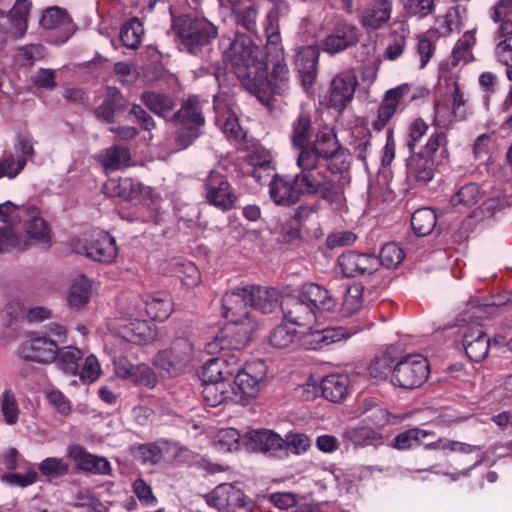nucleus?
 I'll use <instances>...</instances> for the list:
<instances>
[{
    "mask_svg": "<svg viewBox=\"0 0 512 512\" xmlns=\"http://www.w3.org/2000/svg\"><path fill=\"white\" fill-rule=\"evenodd\" d=\"M83 250L87 257L102 263L113 262L118 254L115 238L105 231L97 232Z\"/></svg>",
    "mask_w": 512,
    "mask_h": 512,
    "instance_id": "nucleus-22",
    "label": "nucleus"
},
{
    "mask_svg": "<svg viewBox=\"0 0 512 512\" xmlns=\"http://www.w3.org/2000/svg\"><path fill=\"white\" fill-rule=\"evenodd\" d=\"M358 41V28L346 20H338L321 42L323 51L329 54L340 53L355 45Z\"/></svg>",
    "mask_w": 512,
    "mask_h": 512,
    "instance_id": "nucleus-16",
    "label": "nucleus"
},
{
    "mask_svg": "<svg viewBox=\"0 0 512 512\" xmlns=\"http://www.w3.org/2000/svg\"><path fill=\"white\" fill-rule=\"evenodd\" d=\"M220 48L224 60L230 64L248 92L257 95L262 86L269 84L265 79L268 61L262 49L248 36L241 34L234 38L222 37Z\"/></svg>",
    "mask_w": 512,
    "mask_h": 512,
    "instance_id": "nucleus-2",
    "label": "nucleus"
},
{
    "mask_svg": "<svg viewBox=\"0 0 512 512\" xmlns=\"http://www.w3.org/2000/svg\"><path fill=\"white\" fill-rule=\"evenodd\" d=\"M92 292L93 280L82 274L76 276L66 292L68 307L73 310L82 309L89 303Z\"/></svg>",
    "mask_w": 512,
    "mask_h": 512,
    "instance_id": "nucleus-30",
    "label": "nucleus"
},
{
    "mask_svg": "<svg viewBox=\"0 0 512 512\" xmlns=\"http://www.w3.org/2000/svg\"><path fill=\"white\" fill-rule=\"evenodd\" d=\"M358 79L353 69H347L336 75L330 84L329 101L332 106L343 108L355 93Z\"/></svg>",
    "mask_w": 512,
    "mask_h": 512,
    "instance_id": "nucleus-21",
    "label": "nucleus"
},
{
    "mask_svg": "<svg viewBox=\"0 0 512 512\" xmlns=\"http://www.w3.org/2000/svg\"><path fill=\"white\" fill-rule=\"evenodd\" d=\"M1 412L7 424L17 423L20 409L14 392L9 388L5 389L1 395Z\"/></svg>",
    "mask_w": 512,
    "mask_h": 512,
    "instance_id": "nucleus-58",
    "label": "nucleus"
},
{
    "mask_svg": "<svg viewBox=\"0 0 512 512\" xmlns=\"http://www.w3.org/2000/svg\"><path fill=\"white\" fill-rule=\"evenodd\" d=\"M58 352L56 341L46 336H37L30 339L22 348L23 358L38 363H51L55 361Z\"/></svg>",
    "mask_w": 512,
    "mask_h": 512,
    "instance_id": "nucleus-23",
    "label": "nucleus"
},
{
    "mask_svg": "<svg viewBox=\"0 0 512 512\" xmlns=\"http://www.w3.org/2000/svg\"><path fill=\"white\" fill-rule=\"evenodd\" d=\"M300 194L320 195V193H308L296 182V175L293 180L280 175H274L269 183V195L277 205L290 206L295 204Z\"/></svg>",
    "mask_w": 512,
    "mask_h": 512,
    "instance_id": "nucleus-20",
    "label": "nucleus"
},
{
    "mask_svg": "<svg viewBox=\"0 0 512 512\" xmlns=\"http://www.w3.org/2000/svg\"><path fill=\"white\" fill-rule=\"evenodd\" d=\"M239 432L234 428H222L214 433L212 442L214 447L220 452H232L238 448Z\"/></svg>",
    "mask_w": 512,
    "mask_h": 512,
    "instance_id": "nucleus-52",
    "label": "nucleus"
},
{
    "mask_svg": "<svg viewBox=\"0 0 512 512\" xmlns=\"http://www.w3.org/2000/svg\"><path fill=\"white\" fill-rule=\"evenodd\" d=\"M40 473L48 479L59 478L69 471V464L62 458L48 457L38 465Z\"/></svg>",
    "mask_w": 512,
    "mask_h": 512,
    "instance_id": "nucleus-59",
    "label": "nucleus"
},
{
    "mask_svg": "<svg viewBox=\"0 0 512 512\" xmlns=\"http://www.w3.org/2000/svg\"><path fill=\"white\" fill-rule=\"evenodd\" d=\"M141 98L149 110L160 117H166L175 107L174 99L166 94L149 91Z\"/></svg>",
    "mask_w": 512,
    "mask_h": 512,
    "instance_id": "nucleus-46",
    "label": "nucleus"
},
{
    "mask_svg": "<svg viewBox=\"0 0 512 512\" xmlns=\"http://www.w3.org/2000/svg\"><path fill=\"white\" fill-rule=\"evenodd\" d=\"M484 192L476 183H469L462 186L458 192L452 197V204L462 205L466 207L473 206L482 199Z\"/></svg>",
    "mask_w": 512,
    "mask_h": 512,
    "instance_id": "nucleus-56",
    "label": "nucleus"
},
{
    "mask_svg": "<svg viewBox=\"0 0 512 512\" xmlns=\"http://www.w3.org/2000/svg\"><path fill=\"white\" fill-rule=\"evenodd\" d=\"M300 336L294 327L286 323L277 325L270 333L269 343L277 349L295 348Z\"/></svg>",
    "mask_w": 512,
    "mask_h": 512,
    "instance_id": "nucleus-43",
    "label": "nucleus"
},
{
    "mask_svg": "<svg viewBox=\"0 0 512 512\" xmlns=\"http://www.w3.org/2000/svg\"><path fill=\"white\" fill-rule=\"evenodd\" d=\"M494 55L498 62L508 66L507 77L512 81V21L503 22L495 35Z\"/></svg>",
    "mask_w": 512,
    "mask_h": 512,
    "instance_id": "nucleus-29",
    "label": "nucleus"
},
{
    "mask_svg": "<svg viewBox=\"0 0 512 512\" xmlns=\"http://www.w3.org/2000/svg\"><path fill=\"white\" fill-rule=\"evenodd\" d=\"M247 446L253 451L275 453L283 451V438L271 430H253L246 434Z\"/></svg>",
    "mask_w": 512,
    "mask_h": 512,
    "instance_id": "nucleus-31",
    "label": "nucleus"
},
{
    "mask_svg": "<svg viewBox=\"0 0 512 512\" xmlns=\"http://www.w3.org/2000/svg\"><path fill=\"white\" fill-rule=\"evenodd\" d=\"M412 85L405 83L387 90L378 107L376 118L372 121V128L375 131H382L400 106L407 104L406 98L414 100L417 95L411 93Z\"/></svg>",
    "mask_w": 512,
    "mask_h": 512,
    "instance_id": "nucleus-11",
    "label": "nucleus"
},
{
    "mask_svg": "<svg viewBox=\"0 0 512 512\" xmlns=\"http://www.w3.org/2000/svg\"><path fill=\"white\" fill-rule=\"evenodd\" d=\"M146 314L153 320L164 321L172 312V300L166 292L147 294L142 299Z\"/></svg>",
    "mask_w": 512,
    "mask_h": 512,
    "instance_id": "nucleus-35",
    "label": "nucleus"
},
{
    "mask_svg": "<svg viewBox=\"0 0 512 512\" xmlns=\"http://www.w3.org/2000/svg\"><path fill=\"white\" fill-rule=\"evenodd\" d=\"M29 246V240L20 237L14 231L13 226L8 225L0 228V254L24 251Z\"/></svg>",
    "mask_w": 512,
    "mask_h": 512,
    "instance_id": "nucleus-45",
    "label": "nucleus"
},
{
    "mask_svg": "<svg viewBox=\"0 0 512 512\" xmlns=\"http://www.w3.org/2000/svg\"><path fill=\"white\" fill-rule=\"evenodd\" d=\"M248 285L235 287L226 292L222 299L223 315L228 320L225 333H238V342H249L257 329V322L251 314Z\"/></svg>",
    "mask_w": 512,
    "mask_h": 512,
    "instance_id": "nucleus-5",
    "label": "nucleus"
},
{
    "mask_svg": "<svg viewBox=\"0 0 512 512\" xmlns=\"http://www.w3.org/2000/svg\"><path fill=\"white\" fill-rule=\"evenodd\" d=\"M267 367L264 361L255 360L239 369L232 382L202 383L203 401L216 407L224 402H241L245 397H252L266 379Z\"/></svg>",
    "mask_w": 512,
    "mask_h": 512,
    "instance_id": "nucleus-3",
    "label": "nucleus"
},
{
    "mask_svg": "<svg viewBox=\"0 0 512 512\" xmlns=\"http://www.w3.org/2000/svg\"><path fill=\"white\" fill-rule=\"evenodd\" d=\"M465 9L459 6L449 8L443 18L441 27L445 29L446 34L459 31L463 25Z\"/></svg>",
    "mask_w": 512,
    "mask_h": 512,
    "instance_id": "nucleus-63",
    "label": "nucleus"
},
{
    "mask_svg": "<svg viewBox=\"0 0 512 512\" xmlns=\"http://www.w3.org/2000/svg\"><path fill=\"white\" fill-rule=\"evenodd\" d=\"M114 370L117 377L137 385L153 388L157 383L155 372L147 364L134 365L125 357L114 360Z\"/></svg>",
    "mask_w": 512,
    "mask_h": 512,
    "instance_id": "nucleus-19",
    "label": "nucleus"
},
{
    "mask_svg": "<svg viewBox=\"0 0 512 512\" xmlns=\"http://www.w3.org/2000/svg\"><path fill=\"white\" fill-rule=\"evenodd\" d=\"M215 123L231 140L244 138V132L238 121L239 108L232 95L222 91L214 96Z\"/></svg>",
    "mask_w": 512,
    "mask_h": 512,
    "instance_id": "nucleus-10",
    "label": "nucleus"
},
{
    "mask_svg": "<svg viewBox=\"0 0 512 512\" xmlns=\"http://www.w3.org/2000/svg\"><path fill=\"white\" fill-rule=\"evenodd\" d=\"M206 199L215 207L227 211L236 202L230 183L219 173L211 171L205 181Z\"/></svg>",
    "mask_w": 512,
    "mask_h": 512,
    "instance_id": "nucleus-17",
    "label": "nucleus"
},
{
    "mask_svg": "<svg viewBox=\"0 0 512 512\" xmlns=\"http://www.w3.org/2000/svg\"><path fill=\"white\" fill-rule=\"evenodd\" d=\"M46 50L41 44H29L20 47L16 53V59L21 65H33L36 61L45 57Z\"/></svg>",
    "mask_w": 512,
    "mask_h": 512,
    "instance_id": "nucleus-61",
    "label": "nucleus"
},
{
    "mask_svg": "<svg viewBox=\"0 0 512 512\" xmlns=\"http://www.w3.org/2000/svg\"><path fill=\"white\" fill-rule=\"evenodd\" d=\"M283 441V451L293 454H301L310 447V439L301 433H289Z\"/></svg>",
    "mask_w": 512,
    "mask_h": 512,
    "instance_id": "nucleus-64",
    "label": "nucleus"
},
{
    "mask_svg": "<svg viewBox=\"0 0 512 512\" xmlns=\"http://www.w3.org/2000/svg\"><path fill=\"white\" fill-rule=\"evenodd\" d=\"M312 137V122L309 114L299 113L292 122L290 139L292 146L301 152L305 146H308Z\"/></svg>",
    "mask_w": 512,
    "mask_h": 512,
    "instance_id": "nucleus-41",
    "label": "nucleus"
},
{
    "mask_svg": "<svg viewBox=\"0 0 512 512\" xmlns=\"http://www.w3.org/2000/svg\"><path fill=\"white\" fill-rule=\"evenodd\" d=\"M238 371L225 358H212L203 368V383L231 382Z\"/></svg>",
    "mask_w": 512,
    "mask_h": 512,
    "instance_id": "nucleus-33",
    "label": "nucleus"
},
{
    "mask_svg": "<svg viewBox=\"0 0 512 512\" xmlns=\"http://www.w3.org/2000/svg\"><path fill=\"white\" fill-rule=\"evenodd\" d=\"M250 306L263 314L271 313L278 303V291L274 288H265L248 285Z\"/></svg>",
    "mask_w": 512,
    "mask_h": 512,
    "instance_id": "nucleus-36",
    "label": "nucleus"
},
{
    "mask_svg": "<svg viewBox=\"0 0 512 512\" xmlns=\"http://www.w3.org/2000/svg\"><path fill=\"white\" fill-rule=\"evenodd\" d=\"M96 159L106 170H118L128 165L130 161V151L123 146H112L100 151Z\"/></svg>",
    "mask_w": 512,
    "mask_h": 512,
    "instance_id": "nucleus-42",
    "label": "nucleus"
},
{
    "mask_svg": "<svg viewBox=\"0 0 512 512\" xmlns=\"http://www.w3.org/2000/svg\"><path fill=\"white\" fill-rule=\"evenodd\" d=\"M194 352V344L188 338H177L167 349L155 355L153 365L162 375L175 377L189 365Z\"/></svg>",
    "mask_w": 512,
    "mask_h": 512,
    "instance_id": "nucleus-8",
    "label": "nucleus"
},
{
    "mask_svg": "<svg viewBox=\"0 0 512 512\" xmlns=\"http://www.w3.org/2000/svg\"><path fill=\"white\" fill-rule=\"evenodd\" d=\"M363 291V286L358 284L351 285L347 288L338 311V317L340 320L351 319V322L346 327L324 328L320 331L312 332L311 337L315 343V350L342 339H347L363 329L368 328L369 325L364 323L360 318L363 306Z\"/></svg>",
    "mask_w": 512,
    "mask_h": 512,
    "instance_id": "nucleus-4",
    "label": "nucleus"
},
{
    "mask_svg": "<svg viewBox=\"0 0 512 512\" xmlns=\"http://www.w3.org/2000/svg\"><path fill=\"white\" fill-rule=\"evenodd\" d=\"M456 118V114L452 110L451 104L446 98L439 99L435 102L434 107V121L437 125L447 127L453 123Z\"/></svg>",
    "mask_w": 512,
    "mask_h": 512,
    "instance_id": "nucleus-62",
    "label": "nucleus"
},
{
    "mask_svg": "<svg viewBox=\"0 0 512 512\" xmlns=\"http://www.w3.org/2000/svg\"><path fill=\"white\" fill-rule=\"evenodd\" d=\"M405 257V253L403 249L398 246L396 243H387L385 244L380 252L379 262L380 265H384L387 268H395L398 266Z\"/></svg>",
    "mask_w": 512,
    "mask_h": 512,
    "instance_id": "nucleus-60",
    "label": "nucleus"
},
{
    "mask_svg": "<svg viewBox=\"0 0 512 512\" xmlns=\"http://www.w3.org/2000/svg\"><path fill=\"white\" fill-rule=\"evenodd\" d=\"M265 58L268 61V66L270 64L272 65V72L270 79L267 77V73L265 72V79L269 84L262 86L258 94L255 95L260 100H262L260 95L262 92L270 91L275 94L282 93V91L285 90L288 81V68L284 63L283 53L278 52L272 59L268 56H265Z\"/></svg>",
    "mask_w": 512,
    "mask_h": 512,
    "instance_id": "nucleus-28",
    "label": "nucleus"
},
{
    "mask_svg": "<svg viewBox=\"0 0 512 512\" xmlns=\"http://www.w3.org/2000/svg\"><path fill=\"white\" fill-rule=\"evenodd\" d=\"M171 121L177 125L201 128L205 124L202 103L197 96L189 97L172 116Z\"/></svg>",
    "mask_w": 512,
    "mask_h": 512,
    "instance_id": "nucleus-32",
    "label": "nucleus"
},
{
    "mask_svg": "<svg viewBox=\"0 0 512 512\" xmlns=\"http://www.w3.org/2000/svg\"><path fill=\"white\" fill-rule=\"evenodd\" d=\"M281 309L284 318L293 325L306 327L310 330L308 342L312 349H315V343L311 337L314 325L317 323V312L303 299L302 296H287L281 301Z\"/></svg>",
    "mask_w": 512,
    "mask_h": 512,
    "instance_id": "nucleus-12",
    "label": "nucleus"
},
{
    "mask_svg": "<svg viewBox=\"0 0 512 512\" xmlns=\"http://www.w3.org/2000/svg\"><path fill=\"white\" fill-rule=\"evenodd\" d=\"M171 31L190 53L208 45L218 34L216 26L209 20L188 14L173 17Z\"/></svg>",
    "mask_w": 512,
    "mask_h": 512,
    "instance_id": "nucleus-6",
    "label": "nucleus"
},
{
    "mask_svg": "<svg viewBox=\"0 0 512 512\" xmlns=\"http://www.w3.org/2000/svg\"><path fill=\"white\" fill-rule=\"evenodd\" d=\"M429 364L421 355H407L394 367L392 383L405 389L421 386L428 378Z\"/></svg>",
    "mask_w": 512,
    "mask_h": 512,
    "instance_id": "nucleus-9",
    "label": "nucleus"
},
{
    "mask_svg": "<svg viewBox=\"0 0 512 512\" xmlns=\"http://www.w3.org/2000/svg\"><path fill=\"white\" fill-rule=\"evenodd\" d=\"M392 3L390 0H372L360 11L359 22L367 30H377L390 19Z\"/></svg>",
    "mask_w": 512,
    "mask_h": 512,
    "instance_id": "nucleus-24",
    "label": "nucleus"
},
{
    "mask_svg": "<svg viewBox=\"0 0 512 512\" xmlns=\"http://www.w3.org/2000/svg\"><path fill=\"white\" fill-rule=\"evenodd\" d=\"M344 438L355 445H365L380 440L382 435L369 426H358L347 429L344 432Z\"/></svg>",
    "mask_w": 512,
    "mask_h": 512,
    "instance_id": "nucleus-57",
    "label": "nucleus"
},
{
    "mask_svg": "<svg viewBox=\"0 0 512 512\" xmlns=\"http://www.w3.org/2000/svg\"><path fill=\"white\" fill-rule=\"evenodd\" d=\"M24 229L27 237L33 240L34 244L41 245L44 248L50 247V229L36 207L25 209Z\"/></svg>",
    "mask_w": 512,
    "mask_h": 512,
    "instance_id": "nucleus-26",
    "label": "nucleus"
},
{
    "mask_svg": "<svg viewBox=\"0 0 512 512\" xmlns=\"http://www.w3.org/2000/svg\"><path fill=\"white\" fill-rule=\"evenodd\" d=\"M116 194L125 199H138L152 197V190L149 187H144L140 182L132 178H122L117 185Z\"/></svg>",
    "mask_w": 512,
    "mask_h": 512,
    "instance_id": "nucleus-49",
    "label": "nucleus"
},
{
    "mask_svg": "<svg viewBox=\"0 0 512 512\" xmlns=\"http://www.w3.org/2000/svg\"><path fill=\"white\" fill-rule=\"evenodd\" d=\"M82 358L81 350L68 346L62 349L58 348L56 361L58 367L65 373L76 375L79 372V360Z\"/></svg>",
    "mask_w": 512,
    "mask_h": 512,
    "instance_id": "nucleus-50",
    "label": "nucleus"
},
{
    "mask_svg": "<svg viewBox=\"0 0 512 512\" xmlns=\"http://www.w3.org/2000/svg\"><path fill=\"white\" fill-rule=\"evenodd\" d=\"M490 338L480 325H474L463 334V347L466 355L475 362L483 360L489 350Z\"/></svg>",
    "mask_w": 512,
    "mask_h": 512,
    "instance_id": "nucleus-25",
    "label": "nucleus"
},
{
    "mask_svg": "<svg viewBox=\"0 0 512 512\" xmlns=\"http://www.w3.org/2000/svg\"><path fill=\"white\" fill-rule=\"evenodd\" d=\"M475 43V30L466 31L453 48V64L456 65L460 61H470L472 59V48Z\"/></svg>",
    "mask_w": 512,
    "mask_h": 512,
    "instance_id": "nucleus-54",
    "label": "nucleus"
},
{
    "mask_svg": "<svg viewBox=\"0 0 512 512\" xmlns=\"http://www.w3.org/2000/svg\"><path fill=\"white\" fill-rule=\"evenodd\" d=\"M349 378L345 374H331L321 382L324 398L331 402H340L348 394Z\"/></svg>",
    "mask_w": 512,
    "mask_h": 512,
    "instance_id": "nucleus-39",
    "label": "nucleus"
},
{
    "mask_svg": "<svg viewBox=\"0 0 512 512\" xmlns=\"http://www.w3.org/2000/svg\"><path fill=\"white\" fill-rule=\"evenodd\" d=\"M337 264L345 277L370 275L380 266L377 256L351 250L342 253L337 259Z\"/></svg>",
    "mask_w": 512,
    "mask_h": 512,
    "instance_id": "nucleus-14",
    "label": "nucleus"
},
{
    "mask_svg": "<svg viewBox=\"0 0 512 512\" xmlns=\"http://www.w3.org/2000/svg\"><path fill=\"white\" fill-rule=\"evenodd\" d=\"M238 342V333L226 334L225 328L215 338L206 343L205 350L208 354L214 355L225 349H240L246 343Z\"/></svg>",
    "mask_w": 512,
    "mask_h": 512,
    "instance_id": "nucleus-55",
    "label": "nucleus"
},
{
    "mask_svg": "<svg viewBox=\"0 0 512 512\" xmlns=\"http://www.w3.org/2000/svg\"><path fill=\"white\" fill-rule=\"evenodd\" d=\"M67 456L74 463L75 468L82 472L93 475L111 474V464L105 457L92 454L79 444L68 446Z\"/></svg>",
    "mask_w": 512,
    "mask_h": 512,
    "instance_id": "nucleus-15",
    "label": "nucleus"
},
{
    "mask_svg": "<svg viewBox=\"0 0 512 512\" xmlns=\"http://www.w3.org/2000/svg\"><path fill=\"white\" fill-rule=\"evenodd\" d=\"M140 457L143 462L150 464H158L162 461H171L187 452L186 449L178 446L176 443L167 441L148 444L140 447Z\"/></svg>",
    "mask_w": 512,
    "mask_h": 512,
    "instance_id": "nucleus-27",
    "label": "nucleus"
},
{
    "mask_svg": "<svg viewBox=\"0 0 512 512\" xmlns=\"http://www.w3.org/2000/svg\"><path fill=\"white\" fill-rule=\"evenodd\" d=\"M206 503L217 509L219 512H225L229 508H243L244 512H250L252 503L247 500L245 494L236 486L230 483L218 485L212 492L206 494Z\"/></svg>",
    "mask_w": 512,
    "mask_h": 512,
    "instance_id": "nucleus-13",
    "label": "nucleus"
},
{
    "mask_svg": "<svg viewBox=\"0 0 512 512\" xmlns=\"http://www.w3.org/2000/svg\"><path fill=\"white\" fill-rule=\"evenodd\" d=\"M16 155L10 154L5 158H12L14 165L13 171L18 175L26 166L27 161L31 160L34 156V147L32 138L27 135L19 136L15 144Z\"/></svg>",
    "mask_w": 512,
    "mask_h": 512,
    "instance_id": "nucleus-44",
    "label": "nucleus"
},
{
    "mask_svg": "<svg viewBox=\"0 0 512 512\" xmlns=\"http://www.w3.org/2000/svg\"><path fill=\"white\" fill-rule=\"evenodd\" d=\"M437 217L430 208L416 210L411 216L412 229L418 236H426L435 228Z\"/></svg>",
    "mask_w": 512,
    "mask_h": 512,
    "instance_id": "nucleus-48",
    "label": "nucleus"
},
{
    "mask_svg": "<svg viewBox=\"0 0 512 512\" xmlns=\"http://www.w3.org/2000/svg\"><path fill=\"white\" fill-rule=\"evenodd\" d=\"M40 27L46 30H56L59 35L51 39L56 45L68 41L74 33L73 23L66 11L58 6L45 9L39 20Z\"/></svg>",
    "mask_w": 512,
    "mask_h": 512,
    "instance_id": "nucleus-18",
    "label": "nucleus"
},
{
    "mask_svg": "<svg viewBox=\"0 0 512 512\" xmlns=\"http://www.w3.org/2000/svg\"><path fill=\"white\" fill-rule=\"evenodd\" d=\"M296 165L300 169L296 182L304 191L320 193L330 203L342 200L351 181L349 155L332 128L324 127L316 133L315 139L298 152Z\"/></svg>",
    "mask_w": 512,
    "mask_h": 512,
    "instance_id": "nucleus-1",
    "label": "nucleus"
},
{
    "mask_svg": "<svg viewBox=\"0 0 512 512\" xmlns=\"http://www.w3.org/2000/svg\"><path fill=\"white\" fill-rule=\"evenodd\" d=\"M295 65L304 87L310 86L316 77V58L311 50L299 52L295 59Z\"/></svg>",
    "mask_w": 512,
    "mask_h": 512,
    "instance_id": "nucleus-47",
    "label": "nucleus"
},
{
    "mask_svg": "<svg viewBox=\"0 0 512 512\" xmlns=\"http://www.w3.org/2000/svg\"><path fill=\"white\" fill-rule=\"evenodd\" d=\"M447 146V134L444 131H435L429 136L426 144L418 153L440 166L449 157Z\"/></svg>",
    "mask_w": 512,
    "mask_h": 512,
    "instance_id": "nucleus-34",
    "label": "nucleus"
},
{
    "mask_svg": "<svg viewBox=\"0 0 512 512\" xmlns=\"http://www.w3.org/2000/svg\"><path fill=\"white\" fill-rule=\"evenodd\" d=\"M143 34L142 23L137 18H133L123 24L120 39L125 47L136 49L141 43Z\"/></svg>",
    "mask_w": 512,
    "mask_h": 512,
    "instance_id": "nucleus-51",
    "label": "nucleus"
},
{
    "mask_svg": "<svg viewBox=\"0 0 512 512\" xmlns=\"http://www.w3.org/2000/svg\"><path fill=\"white\" fill-rule=\"evenodd\" d=\"M438 164L422 156L419 153H413L407 161V173L417 182L427 183L435 175Z\"/></svg>",
    "mask_w": 512,
    "mask_h": 512,
    "instance_id": "nucleus-37",
    "label": "nucleus"
},
{
    "mask_svg": "<svg viewBox=\"0 0 512 512\" xmlns=\"http://www.w3.org/2000/svg\"><path fill=\"white\" fill-rule=\"evenodd\" d=\"M121 310L123 316L118 320L116 327L121 338L137 345H147L156 339L155 326L141 319L143 313L136 302L121 305Z\"/></svg>",
    "mask_w": 512,
    "mask_h": 512,
    "instance_id": "nucleus-7",
    "label": "nucleus"
},
{
    "mask_svg": "<svg viewBox=\"0 0 512 512\" xmlns=\"http://www.w3.org/2000/svg\"><path fill=\"white\" fill-rule=\"evenodd\" d=\"M433 435L434 433L428 430L420 429L417 427L411 428L399 433L394 438L393 446L400 450L410 449L420 444L421 440Z\"/></svg>",
    "mask_w": 512,
    "mask_h": 512,
    "instance_id": "nucleus-53",
    "label": "nucleus"
},
{
    "mask_svg": "<svg viewBox=\"0 0 512 512\" xmlns=\"http://www.w3.org/2000/svg\"><path fill=\"white\" fill-rule=\"evenodd\" d=\"M29 0H16L13 8L10 10V34L16 38H22L28 28V15L31 9Z\"/></svg>",
    "mask_w": 512,
    "mask_h": 512,
    "instance_id": "nucleus-40",
    "label": "nucleus"
},
{
    "mask_svg": "<svg viewBox=\"0 0 512 512\" xmlns=\"http://www.w3.org/2000/svg\"><path fill=\"white\" fill-rule=\"evenodd\" d=\"M300 296H302L316 312L319 310L328 311L335 306V301L329 291L315 283L304 284Z\"/></svg>",
    "mask_w": 512,
    "mask_h": 512,
    "instance_id": "nucleus-38",
    "label": "nucleus"
}]
</instances>
